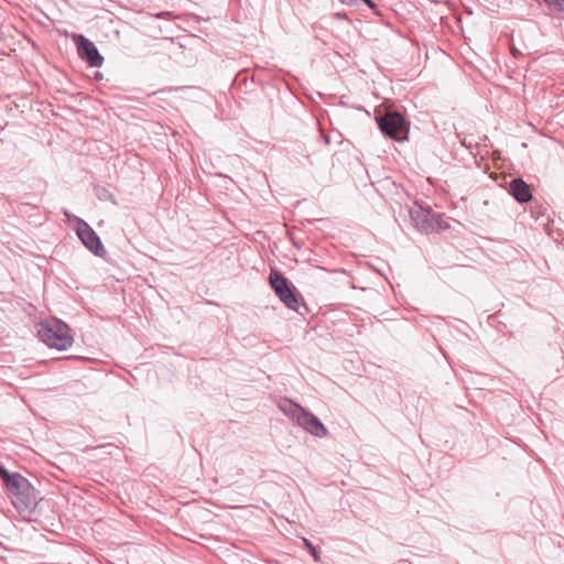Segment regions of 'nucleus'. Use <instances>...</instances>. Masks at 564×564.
Instances as JSON below:
<instances>
[{"mask_svg":"<svg viewBox=\"0 0 564 564\" xmlns=\"http://www.w3.org/2000/svg\"><path fill=\"white\" fill-rule=\"evenodd\" d=\"M11 495L13 506L20 511H30L37 505V491L30 481L19 473H12L4 484Z\"/></svg>","mask_w":564,"mask_h":564,"instance_id":"1","label":"nucleus"},{"mask_svg":"<svg viewBox=\"0 0 564 564\" xmlns=\"http://www.w3.org/2000/svg\"><path fill=\"white\" fill-rule=\"evenodd\" d=\"M69 330V327L65 323L54 321L41 323L37 335L50 348L67 350L74 341Z\"/></svg>","mask_w":564,"mask_h":564,"instance_id":"2","label":"nucleus"},{"mask_svg":"<svg viewBox=\"0 0 564 564\" xmlns=\"http://www.w3.org/2000/svg\"><path fill=\"white\" fill-rule=\"evenodd\" d=\"M377 123L384 135L395 141L403 140L408 132L405 119L399 112L391 111L379 116Z\"/></svg>","mask_w":564,"mask_h":564,"instance_id":"3","label":"nucleus"},{"mask_svg":"<svg viewBox=\"0 0 564 564\" xmlns=\"http://www.w3.org/2000/svg\"><path fill=\"white\" fill-rule=\"evenodd\" d=\"M76 234L83 245L95 256L102 257L105 247L96 231L82 218H77Z\"/></svg>","mask_w":564,"mask_h":564,"instance_id":"4","label":"nucleus"},{"mask_svg":"<svg viewBox=\"0 0 564 564\" xmlns=\"http://www.w3.org/2000/svg\"><path fill=\"white\" fill-rule=\"evenodd\" d=\"M77 51L79 57L90 67H100L102 65L104 57L99 53L97 46L86 36H78Z\"/></svg>","mask_w":564,"mask_h":564,"instance_id":"5","label":"nucleus"},{"mask_svg":"<svg viewBox=\"0 0 564 564\" xmlns=\"http://www.w3.org/2000/svg\"><path fill=\"white\" fill-rule=\"evenodd\" d=\"M295 422L306 432L316 437H325L328 434L327 429L321 420L305 409L302 410Z\"/></svg>","mask_w":564,"mask_h":564,"instance_id":"6","label":"nucleus"},{"mask_svg":"<svg viewBox=\"0 0 564 564\" xmlns=\"http://www.w3.org/2000/svg\"><path fill=\"white\" fill-rule=\"evenodd\" d=\"M509 191L519 203H527L532 198L530 186L521 178L512 180Z\"/></svg>","mask_w":564,"mask_h":564,"instance_id":"7","label":"nucleus"},{"mask_svg":"<svg viewBox=\"0 0 564 564\" xmlns=\"http://www.w3.org/2000/svg\"><path fill=\"white\" fill-rule=\"evenodd\" d=\"M280 301L290 310L299 312L301 304H304L303 296L291 285L288 291L279 294Z\"/></svg>","mask_w":564,"mask_h":564,"instance_id":"8","label":"nucleus"},{"mask_svg":"<svg viewBox=\"0 0 564 564\" xmlns=\"http://www.w3.org/2000/svg\"><path fill=\"white\" fill-rule=\"evenodd\" d=\"M269 281L276 295L288 291V289L291 286L289 280L276 270H272L270 272Z\"/></svg>","mask_w":564,"mask_h":564,"instance_id":"9","label":"nucleus"},{"mask_svg":"<svg viewBox=\"0 0 564 564\" xmlns=\"http://www.w3.org/2000/svg\"><path fill=\"white\" fill-rule=\"evenodd\" d=\"M279 409L293 421H296L304 408L290 399H283L279 402Z\"/></svg>","mask_w":564,"mask_h":564,"instance_id":"10","label":"nucleus"},{"mask_svg":"<svg viewBox=\"0 0 564 564\" xmlns=\"http://www.w3.org/2000/svg\"><path fill=\"white\" fill-rule=\"evenodd\" d=\"M415 206H416V208L410 209L409 214H410V218H411L413 226L417 230H421V228L423 227V217H422L423 206L421 204H419L417 202H415Z\"/></svg>","mask_w":564,"mask_h":564,"instance_id":"11","label":"nucleus"},{"mask_svg":"<svg viewBox=\"0 0 564 564\" xmlns=\"http://www.w3.org/2000/svg\"><path fill=\"white\" fill-rule=\"evenodd\" d=\"M95 194L99 200H110L116 204L113 195L106 187L97 186L95 188Z\"/></svg>","mask_w":564,"mask_h":564,"instance_id":"12","label":"nucleus"},{"mask_svg":"<svg viewBox=\"0 0 564 564\" xmlns=\"http://www.w3.org/2000/svg\"><path fill=\"white\" fill-rule=\"evenodd\" d=\"M549 7H553L556 11L564 13V0H544Z\"/></svg>","mask_w":564,"mask_h":564,"instance_id":"13","label":"nucleus"},{"mask_svg":"<svg viewBox=\"0 0 564 564\" xmlns=\"http://www.w3.org/2000/svg\"><path fill=\"white\" fill-rule=\"evenodd\" d=\"M303 543L308 549V551L312 554V556L314 557V560L318 561L319 560L318 553H317L315 546L312 544V542L308 539L303 538Z\"/></svg>","mask_w":564,"mask_h":564,"instance_id":"14","label":"nucleus"},{"mask_svg":"<svg viewBox=\"0 0 564 564\" xmlns=\"http://www.w3.org/2000/svg\"><path fill=\"white\" fill-rule=\"evenodd\" d=\"M12 473L8 471L2 464H0V478L6 484L11 478Z\"/></svg>","mask_w":564,"mask_h":564,"instance_id":"15","label":"nucleus"},{"mask_svg":"<svg viewBox=\"0 0 564 564\" xmlns=\"http://www.w3.org/2000/svg\"><path fill=\"white\" fill-rule=\"evenodd\" d=\"M510 52H511V54H512L514 57H518V56H520V55H521L520 50H519V48H517L516 46H511Z\"/></svg>","mask_w":564,"mask_h":564,"instance_id":"16","label":"nucleus"},{"mask_svg":"<svg viewBox=\"0 0 564 564\" xmlns=\"http://www.w3.org/2000/svg\"><path fill=\"white\" fill-rule=\"evenodd\" d=\"M344 4H357L358 0H339Z\"/></svg>","mask_w":564,"mask_h":564,"instance_id":"17","label":"nucleus"}]
</instances>
